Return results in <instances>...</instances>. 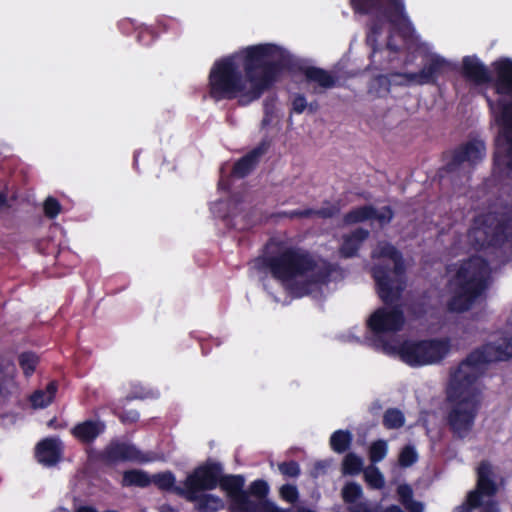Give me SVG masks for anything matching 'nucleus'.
<instances>
[{"label": "nucleus", "mask_w": 512, "mask_h": 512, "mask_svg": "<svg viewBox=\"0 0 512 512\" xmlns=\"http://www.w3.org/2000/svg\"><path fill=\"white\" fill-rule=\"evenodd\" d=\"M284 71L302 74L323 89L336 86L327 70L303 64L272 43L251 45L216 60L208 74V95L215 102L236 100L246 107L259 100L279 81Z\"/></svg>", "instance_id": "1"}, {"label": "nucleus", "mask_w": 512, "mask_h": 512, "mask_svg": "<svg viewBox=\"0 0 512 512\" xmlns=\"http://www.w3.org/2000/svg\"><path fill=\"white\" fill-rule=\"evenodd\" d=\"M254 263L258 271L268 272L281 283L307 277L309 284L326 285L335 270L329 261L317 260L308 250L274 239L265 244Z\"/></svg>", "instance_id": "2"}, {"label": "nucleus", "mask_w": 512, "mask_h": 512, "mask_svg": "<svg viewBox=\"0 0 512 512\" xmlns=\"http://www.w3.org/2000/svg\"><path fill=\"white\" fill-rule=\"evenodd\" d=\"M489 263L481 257H471L456 271L453 282L455 290L447 301V310L452 313L469 311L489 286Z\"/></svg>", "instance_id": "3"}, {"label": "nucleus", "mask_w": 512, "mask_h": 512, "mask_svg": "<svg viewBox=\"0 0 512 512\" xmlns=\"http://www.w3.org/2000/svg\"><path fill=\"white\" fill-rule=\"evenodd\" d=\"M469 240L476 250H512V209L507 213L488 212L474 218L468 233Z\"/></svg>", "instance_id": "4"}, {"label": "nucleus", "mask_w": 512, "mask_h": 512, "mask_svg": "<svg viewBox=\"0 0 512 512\" xmlns=\"http://www.w3.org/2000/svg\"><path fill=\"white\" fill-rule=\"evenodd\" d=\"M447 401L451 404L446 422L454 438L464 439L473 429L480 408V391L450 385Z\"/></svg>", "instance_id": "5"}, {"label": "nucleus", "mask_w": 512, "mask_h": 512, "mask_svg": "<svg viewBox=\"0 0 512 512\" xmlns=\"http://www.w3.org/2000/svg\"><path fill=\"white\" fill-rule=\"evenodd\" d=\"M451 351L449 337L404 340L398 347L400 359L410 367H423L442 362Z\"/></svg>", "instance_id": "6"}, {"label": "nucleus", "mask_w": 512, "mask_h": 512, "mask_svg": "<svg viewBox=\"0 0 512 512\" xmlns=\"http://www.w3.org/2000/svg\"><path fill=\"white\" fill-rule=\"evenodd\" d=\"M356 14H382L404 39H411L415 30L409 20L404 0H350Z\"/></svg>", "instance_id": "7"}, {"label": "nucleus", "mask_w": 512, "mask_h": 512, "mask_svg": "<svg viewBox=\"0 0 512 512\" xmlns=\"http://www.w3.org/2000/svg\"><path fill=\"white\" fill-rule=\"evenodd\" d=\"M218 486L227 493L230 499V512H292L290 509L278 507L271 500H251L248 497V492L244 490L245 478L243 475H224L222 472Z\"/></svg>", "instance_id": "8"}, {"label": "nucleus", "mask_w": 512, "mask_h": 512, "mask_svg": "<svg viewBox=\"0 0 512 512\" xmlns=\"http://www.w3.org/2000/svg\"><path fill=\"white\" fill-rule=\"evenodd\" d=\"M393 269L389 264L379 263L371 269V275L376 284V290L379 298L385 305L397 303L404 289L403 282L396 284V280L391 277L393 272L395 276L402 278L405 275L406 266L403 255L393 260Z\"/></svg>", "instance_id": "9"}, {"label": "nucleus", "mask_w": 512, "mask_h": 512, "mask_svg": "<svg viewBox=\"0 0 512 512\" xmlns=\"http://www.w3.org/2000/svg\"><path fill=\"white\" fill-rule=\"evenodd\" d=\"M495 362L492 354L488 351V345L471 351L464 360L460 362L457 369L451 373L450 385L479 391L476 383L480 376L481 366Z\"/></svg>", "instance_id": "10"}, {"label": "nucleus", "mask_w": 512, "mask_h": 512, "mask_svg": "<svg viewBox=\"0 0 512 512\" xmlns=\"http://www.w3.org/2000/svg\"><path fill=\"white\" fill-rule=\"evenodd\" d=\"M222 472L221 463L207 460L187 475L183 482L185 489H179V492L186 494V501L194 502L197 499V493L211 491L218 487Z\"/></svg>", "instance_id": "11"}, {"label": "nucleus", "mask_w": 512, "mask_h": 512, "mask_svg": "<svg viewBox=\"0 0 512 512\" xmlns=\"http://www.w3.org/2000/svg\"><path fill=\"white\" fill-rule=\"evenodd\" d=\"M452 64L444 57L438 54H430L427 56L423 67L418 72H395L391 76H397L405 79L400 85L407 84H436L439 77L452 70Z\"/></svg>", "instance_id": "12"}, {"label": "nucleus", "mask_w": 512, "mask_h": 512, "mask_svg": "<svg viewBox=\"0 0 512 512\" xmlns=\"http://www.w3.org/2000/svg\"><path fill=\"white\" fill-rule=\"evenodd\" d=\"M485 152L486 147L482 140L467 141L451 151L443 152L442 159L445 161V165L440 169V172L454 173L465 162L473 167L482 161Z\"/></svg>", "instance_id": "13"}, {"label": "nucleus", "mask_w": 512, "mask_h": 512, "mask_svg": "<svg viewBox=\"0 0 512 512\" xmlns=\"http://www.w3.org/2000/svg\"><path fill=\"white\" fill-rule=\"evenodd\" d=\"M96 460L110 466L127 461L147 463L153 459L144 454L134 444L111 440L103 450L97 453Z\"/></svg>", "instance_id": "14"}, {"label": "nucleus", "mask_w": 512, "mask_h": 512, "mask_svg": "<svg viewBox=\"0 0 512 512\" xmlns=\"http://www.w3.org/2000/svg\"><path fill=\"white\" fill-rule=\"evenodd\" d=\"M391 308L381 307L375 310L367 321V327L375 335L396 333L403 329L405 316L402 307L398 304Z\"/></svg>", "instance_id": "15"}, {"label": "nucleus", "mask_w": 512, "mask_h": 512, "mask_svg": "<svg viewBox=\"0 0 512 512\" xmlns=\"http://www.w3.org/2000/svg\"><path fill=\"white\" fill-rule=\"evenodd\" d=\"M486 101L491 110L497 109L499 112L497 122L503 127L499 137L503 138L507 144L504 164L508 169H512V101L504 98L493 101L488 96Z\"/></svg>", "instance_id": "16"}, {"label": "nucleus", "mask_w": 512, "mask_h": 512, "mask_svg": "<svg viewBox=\"0 0 512 512\" xmlns=\"http://www.w3.org/2000/svg\"><path fill=\"white\" fill-rule=\"evenodd\" d=\"M492 467L489 462L482 461L477 468L476 488L469 493L473 506L482 505V497H492L497 493V484L492 479Z\"/></svg>", "instance_id": "17"}, {"label": "nucleus", "mask_w": 512, "mask_h": 512, "mask_svg": "<svg viewBox=\"0 0 512 512\" xmlns=\"http://www.w3.org/2000/svg\"><path fill=\"white\" fill-rule=\"evenodd\" d=\"M270 146L269 139H262L256 147L234 163L231 170L232 176L242 179L250 175L259 165L261 158L268 152Z\"/></svg>", "instance_id": "18"}, {"label": "nucleus", "mask_w": 512, "mask_h": 512, "mask_svg": "<svg viewBox=\"0 0 512 512\" xmlns=\"http://www.w3.org/2000/svg\"><path fill=\"white\" fill-rule=\"evenodd\" d=\"M494 77L492 80L495 93L512 98V60L499 58L492 63Z\"/></svg>", "instance_id": "19"}, {"label": "nucleus", "mask_w": 512, "mask_h": 512, "mask_svg": "<svg viewBox=\"0 0 512 512\" xmlns=\"http://www.w3.org/2000/svg\"><path fill=\"white\" fill-rule=\"evenodd\" d=\"M62 456V446L58 438L48 437L37 443L35 458L47 467L56 465Z\"/></svg>", "instance_id": "20"}, {"label": "nucleus", "mask_w": 512, "mask_h": 512, "mask_svg": "<svg viewBox=\"0 0 512 512\" xmlns=\"http://www.w3.org/2000/svg\"><path fill=\"white\" fill-rule=\"evenodd\" d=\"M462 74L467 80L479 85L491 83L493 80L488 68L475 55L463 57Z\"/></svg>", "instance_id": "21"}, {"label": "nucleus", "mask_w": 512, "mask_h": 512, "mask_svg": "<svg viewBox=\"0 0 512 512\" xmlns=\"http://www.w3.org/2000/svg\"><path fill=\"white\" fill-rule=\"evenodd\" d=\"M106 425L99 420H85L77 423L71 429L72 436L83 444L93 443L101 434L104 433Z\"/></svg>", "instance_id": "22"}, {"label": "nucleus", "mask_w": 512, "mask_h": 512, "mask_svg": "<svg viewBox=\"0 0 512 512\" xmlns=\"http://www.w3.org/2000/svg\"><path fill=\"white\" fill-rule=\"evenodd\" d=\"M369 237V231L362 227L356 228L342 238L339 253L342 258L348 259L357 256L362 243Z\"/></svg>", "instance_id": "23"}, {"label": "nucleus", "mask_w": 512, "mask_h": 512, "mask_svg": "<svg viewBox=\"0 0 512 512\" xmlns=\"http://www.w3.org/2000/svg\"><path fill=\"white\" fill-rule=\"evenodd\" d=\"M150 479L151 484H154L159 490L174 493L186 500V494L179 492V489H185V486L181 487L176 485V477L172 471L167 470L155 473L150 476Z\"/></svg>", "instance_id": "24"}, {"label": "nucleus", "mask_w": 512, "mask_h": 512, "mask_svg": "<svg viewBox=\"0 0 512 512\" xmlns=\"http://www.w3.org/2000/svg\"><path fill=\"white\" fill-rule=\"evenodd\" d=\"M385 21H388L382 14H377L376 18H373L368 23V32L366 35V43L372 49L371 57L379 51L378 37L381 35Z\"/></svg>", "instance_id": "25"}, {"label": "nucleus", "mask_w": 512, "mask_h": 512, "mask_svg": "<svg viewBox=\"0 0 512 512\" xmlns=\"http://www.w3.org/2000/svg\"><path fill=\"white\" fill-rule=\"evenodd\" d=\"M57 388V383L51 381L47 384L45 390L38 389L34 391L29 398L31 405L34 408H46L53 402Z\"/></svg>", "instance_id": "26"}, {"label": "nucleus", "mask_w": 512, "mask_h": 512, "mask_svg": "<svg viewBox=\"0 0 512 512\" xmlns=\"http://www.w3.org/2000/svg\"><path fill=\"white\" fill-rule=\"evenodd\" d=\"M121 484L123 487L134 486L146 488L151 484V479L147 472L139 469H131L123 473Z\"/></svg>", "instance_id": "27"}, {"label": "nucleus", "mask_w": 512, "mask_h": 512, "mask_svg": "<svg viewBox=\"0 0 512 512\" xmlns=\"http://www.w3.org/2000/svg\"><path fill=\"white\" fill-rule=\"evenodd\" d=\"M375 215V207L372 205H363L348 211L344 217L345 225H353L367 220H372Z\"/></svg>", "instance_id": "28"}, {"label": "nucleus", "mask_w": 512, "mask_h": 512, "mask_svg": "<svg viewBox=\"0 0 512 512\" xmlns=\"http://www.w3.org/2000/svg\"><path fill=\"white\" fill-rule=\"evenodd\" d=\"M193 503L198 512H217L224 508L223 500L213 494H197V499Z\"/></svg>", "instance_id": "29"}, {"label": "nucleus", "mask_w": 512, "mask_h": 512, "mask_svg": "<svg viewBox=\"0 0 512 512\" xmlns=\"http://www.w3.org/2000/svg\"><path fill=\"white\" fill-rule=\"evenodd\" d=\"M352 441V433L349 430L340 429L331 434L329 444L334 452L342 454L350 448Z\"/></svg>", "instance_id": "30"}, {"label": "nucleus", "mask_w": 512, "mask_h": 512, "mask_svg": "<svg viewBox=\"0 0 512 512\" xmlns=\"http://www.w3.org/2000/svg\"><path fill=\"white\" fill-rule=\"evenodd\" d=\"M488 351L494 361H505L512 357V338H503L498 343H488Z\"/></svg>", "instance_id": "31"}, {"label": "nucleus", "mask_w": 512, "mask_h": 512, "mask_svg": "<svg viewBox=\"0 0 512 512\" xmlns=\"http://www.w3.org/2000/svg\"><path fill=\"white\" fill-rule=\"evenodd\" d=\"M368 91L375 97H386L391 91V80L389 76L379 74L373 77L370 81Z\"/></svg>", "instance_id": "32"}, {"label": "nucleus", "mask_w": 512, "mask_h": 512, "mask_svg": "<svg viewBox=\"0 0 512 512\" xmlns=\"http://www.w3.org/2000/svg\"><path fill=\"white\" fill-rule=\"evenodd\" d=\"M382 424L388 430L399 429L405 424V416L398 408H388L383 414Z\"/></svg>", "instance_id": "33"}, {"label": "nucleus", "mask_w": 512, "mask_h": 512, "mask_svg": "<svg viewBox=\"0 0 512 512\" xmlns=\"http://www.w3.org/2000/svg\"><path fill=\"white\" fill-rule=\"evenodd\" d=\"M38 362H39L38 356L34 352H31V351L22 352L18 356L19 366L21 367V369L26 377H30L34 374L36 367L38 365Z\"/></svg>", "instance_id": "34"}, {"label": "nucleus", "mask_w": 512, "mask_h": 512, "mask_svg": "<svg viewBox=\"0 0 512 512\" xmlns=\"http://www.w3.org/2000/svg\"><path fill=\"white\" fill-rule=\"evenodd\" d=\"M363 469V460L355 453H348L342 461V472L345 475H357Z\"/></svg>", "instance_id": "35"}, {"label": "nucleus", "mask_w": 512, "mask_h": 512, "mask_svg": "<svg viewBox=\"0 0 512 512\" xmlns=\"http://www.w3.org/2000/svg\"><path fill=\"white\" fill-rule=\"evenodd\" d=\"M246 491L248 492L249 498L251 495V496L258 498L257 501L269 500L267 498V496L269 494V485L265 480H262V479L254 480L253 482L250 483L248 490H246Z\"/></svg>", "instance_id": "36"}, {"label": "nucleus", "mask_w": 512, "mask_h": 512, "mask_svg": "<svg viewBox=\"0 0 512 512\" xmlns=\"http://www.w3.org/2000/svg\"><path fill=\"white\" fill-rule=\"evenodd\" d=\"M362 495V487L356 482H348L342 488V499L347 504L355 503Z\"/></svg>", "instance_id": "37"}, {"label": "nucleus", "mask_w": 512, "mask_h": 512, "mask_svg": "<svg viewBox=\"0 0 512 512\" xmlns=\"http://www.w3.org/2000/svg\"><path fill=\"white\" fill-rule=\"evenodd\" d=\"M418 460V454L413 445H405L398 456V463L402 468H407L415 464Z\"/></svg>", "instance_id": "38"}, {"label": "nucleus", "mask_w": 512, "mask_h": 512, "mask_svg": "<svg viewBox=\"0 0 512 512\" xmlns=\"http://www.w3.org/2000/svg\"><path fill=\"white\" fill-rule=\"evenodd\" d=\"M388 452L387 442L385 440L374 441L369 448V459L372 463H378L382 461Z\"/></svg>", "instance_id": "39"}, {"label": "nucleus", "mask_w": 512, "mask_h": 512, "mask_svg": "<svg viewBox=\"0 0 512 512\" xmlns=\"http://www.w3.org/2000/svg\"><path fill=\"white\" fill-rule=\"evenodd\" d=\"M324 204L325 206H322L319 209H314L313 216L321 219H330L340 213V205L338 203H330L329 201H325Z\"/></svg>", "instance_id": "40"}, {"label": "nucleus", "mask_w": 512, "mask_h": 512, "mask_svg": "<svg viewBox=\"0 0 512 512\" xmlns=\"http://www.w3.org/2000/svg\"><path fill=\"white\" fill-rule=\"evenodd\" d=\"M364 478L372 488L381 489L385 485L383 474L376 467L366 470Z\"/></svg>", "instance_id": "41"}, {"label": "nucleus", "mask_w": 512, "mask_h": 512, "mask_svg": "<svg viewBox=\"0 0 512 512\" xmlns=\"http://www.w3.org/2000/svg\"><path fill=\"white\" fill-rule=\"evenodd\" d=\"M278 469L286 477H298L300 475V466L295 460L284 461L278 464Z\"/></svg>", "instance_id": "42"}, {"label": "nucleus", "mask_w": 512, "mask_h": 512, "mask_svg": "<svg viewBox=\"0 0 512 512\" xmlns=\"http://www.w3.org/2000/svg\"><path fill=\"white\" fill-rule=\"evenodd\" d=\"M45 215L54 219L61 212V205L59 201L54 197H48L43 205Z\"/></svg>", "instance_id": "43"}, {"label": "nucleus", "mask_w": 512, "mask_h": 512, "mask_svg": "<svg viewBox=\"0 0 512 512\" xmlns=\"http://www.w3.org/2000/svg\"><path fill=\"white\" fill-rule=\"evenodd\" d=\"M400 255H402V253L395 246H393L390 243H385V244L381 245L378 249V254H377L378 257L387 258L392 261L394 259L398 258Z\"/></svg>", "instance_id": "44"}, {"label": "nucleus", "mask_w": 512, "mask_h": 512, "mask_svg": "<svg viewBox=\"0 0 512 512\" xmlns=\"http://www.w3.org/2000/svg\"><path fill=\"white\" fill-rule=\"evenodd\" d=\"M114 414L123 424H134L140 418V415L137 410L115 411Z\"/></svg>", "instance_id": "45"}, {"label": "nucleus", "mask_w": 512, "mask_h": 512, "mask_svg": "<svg viewBox=\"0 0 512 512\" xmlns=\"http://www.w3.org/2000/svg\"><path fill=\"white\" fill-rule=\"evenodd\" d=\"M394 218V211L390 206H384L380 212L375 208V215L372 220H377L382 226L389 224Z\"/></svg>", "instance_id": "46"}, {"label": "nucleus", "mask_w": 512, "mask_h": 512, "mask_svg": "<svg viewBox=\"0 0 512 512\" xmlns=\"http://www.w3.org/2000/svg\"><path fill=\"white\" fill-rule=\"evenodd\" d=\"M280 496L283 500L294 503L297 501L299 493L296 486L285 484L280 488Z\"/></svg>", "instance_id": "47"}, {"label": "nucleus", "mask_w": 512, "mask_h": 512, "mask_svg": "<svg viewBox=\"0 0 512 512\" xmlns=\"http://www.w3.org/2000/svg\"><path fill=\"white\" fill-rule=\"evenodd\" d=\"M156 37L154 30L150 27H140L137 34V41L142 45L151 44Z\"/></svg>", "instance_id": "48"}, {"label": "nucleus", "mask_w": 512, "mask_h": 512, "mask_svg": "<svg viewBox=\"0 0 512 512\" xmlns=\"http://www.w3.org/2000/svg\"><path fill=\"white\" fill-rule=\"evenodd\" d=\"M397 495L402 505L413 499L412 487L408 484H401L397 487Z\"/></svg>", "instance_id": "49"}, {"label": "nucleus", "mask_w": 512, "mask_h": 512, "mask_svg": "<svg viewBox=\"0 0 512 512\" xmlns=\"http://www.w3.org/2000/svg\"><path fill=\"white\" fill-rule=\"evenodd\" d=\"M313 213H314L313 208H305V209H295V210L286 211L283 213V215L290 219L311 218V217H313Z\"/></svg>", "instance_id": "50"}, {"label": "nucleus", "mask_w": 512, "mask_h": 512, "mask_svg": "<svg viewBox=\"0 0 512 512\" xmlns=\"http://www.w3.org/2000/svg\"><path fill=\"white\" fill-rule=\"evenodd\" d=\"M307 108V101L303 94H296L292 100L291 112L301 114Z\"/></svg>", "instance_id": "51"}, {"label": "nucleus", "mask_w": 512, "mask_h": 512, "mask_svg": "<svg viewBox=\"0 0 512 512\" xmlns=\"http://www.w3.org/2000/svg\"><path fill=\"white\" fill-rule=\"evenodd\" d=\"M479 506H473L472 502L469 498V493L466 496V501L461 505L455 507L454 512H472L473 509L478 508Z\"/></svg>", "instance_id": "52"}, {"label": "nucleus", "mask_w": 512, "mask_h": 512, "mask_svg": "<svg viewBox=\"0 0 512 512\" xmlns=\"http://www.w3.org/2000/svg\"><path fill=\"white\" fill-rule=\"evenodd\" d=\"M409 512H423V504L414 499L410 500V502L403 505Z\"/></svg>", "instance_id": "53"}, {"label": "nucleus", "mask_w": 512, "mask_h": 512, "mask_svg": "<svg viewBox=\"0 0 512 512\" xmlns=\"http://www.w3.org/2000/svg\"><path fill=\"white\" fill-rule=\"evenodd\" d=\"M118 27L122 31V33H124V34H128L131 29L135 28L134 27V22L132 20H130V19L121 20L118 23Z\"/></svg>", "instance_id": "54"}, {"label": "nucleus", "mask_w": 512, "mask_h": 512, "mask_svg": "<svg viewBox=\"0 0 512 512\" xmlns=\"http://www.w3.org/2000/svg\"><path fill=\"white\" fill-rule=\"evenodd\" d=\"M481 512H499L496 502L488 501L486 503H482Z\"/></svg>", "instance_id": "55"}, {"label": "nucleus", "mask_w": 512, "mask_h": 512, "mask_svg": "<svg viewBox=\"0 0 512 512\" xmlns=\"http://www.w3.org/2000/svg\"><path fill=\"white\" fill-rule=\"evenodd\" d=\"M351 512H371V510L364 503H359L351 509Z\"/></svg>", "instance_id": "56"}, {"label": "nucleus", "mask_w": 512, "mask_h": 512, "mask_svg": "<svg viewBox=\"0 0 512 512\" xmlns=\"http://www.w3.org/2000/svg\"><path fill=\"white\" fill-rule=\"evenodd\" d=\"M75 512H98L97 509L93 506H89V505H82V506H79Z\"/></svg>", "instance_id": "57"}, {"label": "nucleus", "mask_w": 512, "mask_h": 512, "mask_svg": "<svg viewBox=\"0 0 512 512\" xmlns=\"http://www.w3.org/2000/svg\"><path fill=\"white\" fill-rule=\"evenodd\" d=\"M386 47L394 53H397L400 50L399 46L395 45L392 42V36H389L388 41L386 43Z\"/></svg>", "instance_id": "58"}, {"label": "nucleus", "mask_w": 512, "mask_h": 512, "mask_svg": "<svg viewBox=\"0 0 512 512\" xmlns=\"http://www.w3.org/2000/svg\"><path fill=\"white\" fill-rule=\"evenodd\" d=\"M272 117H273V114H268V112L266 114H264V117L261 122L262 127L268 126L272 121Z\"/></svg>", "instance_id": "59"}, {"label": "nucleus", "mask_w": 512, "mask_h": 512, "mask_svg": "<svg viewBox=\"0 0 512 512\" xmlns=\"http://www.w3.org/2000/svg\"><path fill=\"white\" fill-rule=\"evenodd\" d=\"M385 512H405V511L398 505H391L385 509Z\"/></svg>", "instance_id": "60"}, {"label": "nucleus", "mask_w": 512, "mask_h": 512, "mask_svg": "<svg viewBox=\"0 0 512 512\" xmlns=\"http://www.w3.org/2000/svg\"><path fill=\"white\" fill-rule=\"evenodd\" d=\"M8 206L7 195L0 192V207Z\"/></svg>", "instance_id": "61"}, {"label": "nucleus", "mask_w": 512, "mask_h": 512, "mask_svg": "<svg viewBox=\"0 0 512 512\" xmlns=\"http://www.w3.org/2000/svg\"><path fill=\"white\" fill-rule=\"evenodd\" d=\"M273 114V105H270L269 102L266 100L264 102V114Z\"/></svg>", "instance_id": "62"}, {"label": "nucleus", "mask_w": 512, "mask_h": 512, "mask_svg": "<svg viewBox=\"0 0 512 512\" xmlns=\"http://www.w3.org/2000/svg\"><path fill=\"white\" fill-rule=\"evenodd\" d=\"M307 108L311 113L315 112L318 108V103L316 101L311 102L310 104H307Z\"/></svg>", "instance_id": "63"}, {"label": "nucleus", "mask_w": 512, "mask_h": 512, "mask_svg": "<svg viewBox=\"0 0 512 512\" xmlns=\"http://www.w3.org/2000/svg\"><path fill=\"white\" fill-rule=\"evenodd\" d=\"M51 512H70V511L64 507H58Z\"/></svg>", "instance_id": "64"}]
</instances>
